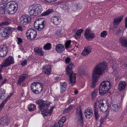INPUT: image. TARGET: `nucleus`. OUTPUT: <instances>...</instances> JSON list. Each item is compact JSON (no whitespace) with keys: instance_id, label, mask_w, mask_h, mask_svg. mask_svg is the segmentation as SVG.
Returning a JSON list of instances; mask_svg holds the SVG:
<instances>
[{"instance_id":"1","label":"nucleus","mask_w":127,"mask_h":127,"mask_svg":"<svg viewBox=\"0 0 127 127\" xmlns=\"http://www.w3.org/2000/svg\"><path fill=\"white\" fill-rule=\"evenodd\" d=\"M107 67L106 64L104 62L95 66L92 72V88L95 87L100 75H101L103 72H105L104 71L107 68Z\"/></svg>"},{"instance_id":"2","label":"nucleus","mask_w":127,"mask_h":127,"mask_svg":"<svg viewBox=\"0 0 127 127\" xmlns=\"http://www.w3.org/2000/svg\"><path fill=\"white\" fill-rule=\"evenodd\" d=\"M113 85L112 83L108 81H105L100 84L99 88V93L102 95L106 94Z\"/></svg>"},{"instance_id":"3","label":"nucleus","mask_w":127,"mask_h":127,"mask_svg":"<svg viewBox=\"0 0 127 127\" xmlns=\"http://www.w3.org/2000/svg\"><path fill=\"white\" fill-rule=\"evenodd\" d=\"M42 11V8L40 5L35 4L30 6L28 12L31 15L37 16L40 14Z\"/></svg>"},{"instance_id":"4","label":"nucleus","mask_w":127,"mask_h":127,"mask_svg":"<svg viewBox=\"0 0 127 127\" xmlns=\"http://www.w3.org/2000/svg\"><path fill=\"white\" fill-rule=\"evenodd\" d=\"M74 66L73 64L71 63L66 68V74L68 75V76L69 77V84H71V85L73 86L75 83L76 75L75 73L72 76L73 72L71 70L74 67Z\"/></svg>"},{"instance_id":"5","label":"nucleus","mask_w":127,"mask_h":127,"mask_svg":"<svg viewBox=\"0 0 127 127\" xmlns=\"http://www.w3.org/2000/svg\"><path fill=\"white\" fill-rule=\"evenodd\" d=\"M43 87L42 84L39 82H33L31 84V86L32 91L36 94L41 93Z\"/></svg>"},{"instance_id":"6","label":"nucleus","mask_w":127,"mask_h":127,"mask_svg":"<svg viewBox=\"0 0 127 127\" xmlns=\"http://www.w3.org/2000/svg\"><path fill=\"white\" fill-rule=\"evenodd\" d=\"M76 113L78 119L77 127H82L83 125V119L82 116V114L80 107L77 108Z\"/></svg>"},{"instance_id":"7","label":"nucleus","mask_w":127,"mask_h":127,"mask_svg":"<svg viewBox=\"0 0 127 127\" xmlns=\"http://www.w3.org/2000/svg\"><path fill=\"white\" fill-rule=\"evenodd\" d=\"M18 7L17 5L16 2L15 1L12 2L9 5L7 11L9 14H14L17 11Z\"/></svg>"},{"instance_id":"8","label":"nucleus","mask_w":127,"mask_h":127,"mask_svg":"<svg viewBox=\"0 0 127 127\" xmlns=\"http://www.w3.org/2000/svg\"><path fill=\"white\" fill-rule=\"evenodd\" d=\"M37 34L36 31L34 29H31L27 30L26 33V36L28 39L31 40L35 38Z\"/></svg>"},{"instance_id":"9","label":"nucleus","mask_w":127,"mask_h":127,"mask_svg":"<svg viewBox=\"0 0 127 127\" xmlns=\"http://www.w3.org/2000/svg\"><path fill=\"white\" fill-rule=\"evenodd\" d=\"M40 19L36 20L34 22V26L35 28L39 31H41L45 26V21H43L41 22L39 21Z\"/></svg>"},{"instance_id":"10","label":"nucleus","mask_w":127,"mask_h":127,"mask_svg":"<svg viewBox=\"0 0 127 127\" xmlns=\"http://www.w3.org/2000/svg\"><path fill=\"white\" fill-rule=\"evenodd\" d=\"M14 63L13 58L12 57H9L7 58L1 65V67H6Z\"/></svg>"},{"instance_id":"11","label":"nucleus","mask_w":127,"mask_h":127,"mask_svg":"<svg viewBox=\"0 0 127 127\" xmlns=\"http://www.w3.org/2000/svg\"><path fill=\"white\" fill-rule=\"evenodd\" d=\"M36 103L39 105V108L40 110H42L48 105V103L46 101L43 100H39L36 101Z\"/></svg>"},{"instance_id":"12","label":"nucleus","mask_w":127,"mask_h":127,"mask_svg":"<svg viewBox=\"0 0 127 127\" xmlns=\"http://www.w3.org/2000/svg\"><path fill=\"white\" fill-rule=\"evenodd\" d=\"M31 19V18L28 15H23L20 18V22L21 25H25L29 22Z\"/></svg>"},{"instance_id":"13","label":"nucleus","mask_w":127,"mask_h":127,"mask_svg":"<svg viewBox=\"0 0 127 127\" xmlns=\"http://www.w3.org/2000/svg\"><path fill=\"white\" fill-rule=\"evenodd\" d=\"M84 36L87 39L89 40L94 38L95 34L90 29H86L85 31Z\"/></svg>"},{"instance_id":"14","label":"nucleus","mask_w":127,"mask_h":127,"mask_svg":"<svg viewBox=\"0 0 127 127\" xmlns=\"http://www.w3.org/2000/svg\"><path fill=\"white\" fill-rule=\"evenodd\" d=\"M8 48L6 44H3L0 46V57H4L7 54Z\"/></svg>"},{"instance_id":"15","label":"nucleus","mask_w":127,"mask_h":127,"mask_svg":"<svg viewBox=\"0 0 127 127\" xmlns=\"http://www.w3.org/2000/svg\"><path fill=\"white\" fill-rule=\"evenodd\" d=\"M13 29L10 27H8L6 29L3 28L2 31L1 33V36L3 37L7 36L9 34L12 32Z\"/></svg>"},{"instance_id":"16","label":"nucleus","mask_w":127,"mask_h":127,"mask_svg":"<svg viewBox=\"0 0 127 127\" xmlns=\"http://www.w3.org/2000/svg\"><path fill=\"white\" fill-rule=\"evenodd\" d=\"M9 121L6 117H3L0 120V127H2L7 125Z\"/></svg>"},{"instance_id":"17","label":"nucleus","mask_w":127,"mask_h":127,"mask_svg":"<svg viewBox=\"0 0 127 127\" xmlns=\"http://www.w3.org/2000/svg\"><path fill=\"white\" fill-rule=\"evenodd\" d=\"M66 118L64 117H63L59 120L58 123L55 124V126L52 127H62L65 121Z\"/></svg>"},{"instance_id":"18","label":"nucleus","mask_w":127,"mask_h":127,"mask_svg":"<svg viewBox=\"0 0 127 127\" xmlns=\"http://www.w3.org/2000/svg\"><path fill=\"white\" fill-rule=\"evenodd\" d=\"M51 20L54 24L56 25L59 24L61 22L60 17L59 16H55L52 17Z\"/></svg>"},{"instance_id":"19","label":"nucleus","mask_w":127,"mask_h":127,"mask_svg":"<svg viewBox=\"0 0 127 127\" xmlns=\"http://www.w3.org/2000/svg\"><path fill=\"white\" fill-rule=\"evenodd\" d=\"M43 71L47 75H49L51 73V66L50 65H46L43 66L42 67Z\"/></svg>"},{"instance_id":"20","label":"nucleus","mask_w":127,"mask_h":127,"mask_svg":"<svg viewBox=\"0 0 127 127\" xmlns=\"http://www.w3.org/2000/svg\"><path fill=\"white\" fill-rule=\"evenodd\" d=\"M55 49L57 52L62 53L64 51L65 48L64 45L61 44H58L56 45Z\"/></svg>"},{"instance_id":"21","label":"nucleus","mask_w":127,"mask_h":127,"mask_svg":"<svg viewBox=\"0 0 127 127\" xmlns=\"http://www.w3.org/2000/svg\"><path fill=\"white\" fill-rule=\"evenodd\" d=\"M99 107L100 110L103 112H106L108 108V106L107 105L105 104L102 102L99 105Z\"/></svg>"},{"instance_id":"22","label":"nucleus","mask_w":127,"mask_h":127,"mask_svg":"<svg viewBox=\"0 0 127 127\" xmlns=\"http://www.w3.org/2000/svg\"><path fill=\"white\" fill-rule=\"evenodd\" d=\"M92 48L90 46H88L85 48L82 52L83 55L85 56L90 53L91 51Z\"/></svg>"},{"instance_id":"23","label":"nucleus","mask_w":127,"mask_h":127,"mask_svg":"<svg viewBox=\"0 0 127 127\" xmlns=\"http://www.w3.org/2000/svg\"><path fill=\"white\" fill-rule=\"evenodd\" d=\"M84 113L86 117L87 118L90 119L92 116V111L90 109H87L85 110Z\"/></svg>"},{"instance_id":"24","label":"nucleus","mask_w":127,"mask_h":127,"mask_svg":"<svg viewBox=\"0 0 127 127\" xmlns=\"http://www.w3.org/2000/svg\"><path fill=\"white\" fill-rule=\"evenodd\" d=\"M119 43L122 45L126 47H127V39L124 37H120L119 39Z\"/></svg>"},{"instance_id":"25","label":"nucleus","mask_w":127,"mask_h":127,"mask_svg":"<svg viewBox=\"0 0 127 127\" xmlns=\"http://www.w3.org/2000/svg\"><path fill=\"white\" fill-rule=\"evenodd\" d=\"M28 75L26 74L21 75L19 77L18 80V84H20L21 83L24 81L25 79L28 77Z\"/></svg>"},{"instance_id":"26","label":"nucleus","mask_w":127,"mask_h":127,"mask_svg":"<svg viewBox=\"0 0 127 127\" xmlns=\"http://www.w3.org/2000/svg\"><path fill=\"white\" fill-rule=\"evenodd\" d=\"M60 84V92L61 93H63L65 90L66 87L67 83L66 82H61Z\"/></svg>"},{"instance_id":"27","label":"nucleus","mask_w":127,"mask_h":127,"mask_svg":"<svg viewBox=\"0 0 127 127\" xmlns=\"http://www.w3.org/2000/svg\"><path fill=\"white\" fill-rule=\"evenodd\" d=\"M126 84L125 81L120 82L119 85V89L121 91L124 90L126 86Z\"/></svg>"},{"instance_id":"28","label":"nucleus","mask_w":127,"mask_h":127,"mask_svg":"<svg viewBox=\"0 0 127 127\" xmlns=\"http://www.w3.org/2000/svg\"><path fill=\"white\" fill-rule=\"evenodd\" d=\"M34 51L36 54H39L41 55H43V52L42 50V49L39 48H36L34 49Z\"/></svg>"},{"instance_id":"29","label":"nucleus","mask_w":127,"mask_h":127,"mask_svg":"<svg viewBox=\"0 0 127 127\" xmlns=\"http://www.w3.org/2000/svg\"><path fill=\"white\" fill-rule=\"evenodd\" d=\"M68 5V4L67 3H63L61 4L60 6L63 10H69V8Z\"/></svg>"},{"instance_id":"30","label":"nucleus","mask_w":127,"mask_h":127,"mask_svg":"<svg viewBox=\"0 0 127 127\" xmlns=\"http://www.w3.org/2000/svg\"><path fill=\"white\" fill-rule=\"evenodd\" d=\"M42 112V114L44 116H47L48 114H49V110L46 109L45 108H44L42 110H41Z\"/></svg>"},{"instance_id":"31","label":"nucleus","mask_w":127,"mask_h":127,"mask_svg":"<svg viewBox=\"0 0 127 127\" xmlns=\"http://www.w3.org/2000/svg\"><path fill=\"white\" fill-rule=\"evenodd\" d=\"M123 17H116L114 19L113 21V24H117L120 22H121L122 20Z\"/></svg>"},{"instance_id":"32","label":"nucleus","mask_w":127,"mask_h":127,"mask_svg":"<svg viewBox=\"0 0 127 127\" xmlns=\"http://www.w3.org/2000/svg\"><path fill=\"white\" fill-rule=\"evenodd\" d=\"M5 92L4 89H0V99H2L5 97Z\"/></svg>"},{"instance_id":"33","label":"nucleus","mask_w":127,"mask_h":127,"mask_svg":"<svg viewBox=\"0 0 127 127\" xmlns=\"http://www.w3.org/2000/svg\"><path fill=\"white\" fill-rule=\"evenodd\" d=\"M83 29H81L76 31L75 33V36L76 38H79L80 35L82 32H83Z\"/></svg>"},{"instance_id":"34","label":"nucleus","mask_w":127,"mask_h":127,"mask_svg":"<svg viewBox=\"0 0 127 127\" xmlns=\"http://www.w3.org/2000/svg\"><path fill=\"white\" fill-rule=\"evenodd\" d=\"M36 106L33 104H30L28 107L29 110L30 111H33L36 109Z\"/></svg>"},{"instance_id":"35","label":"nucleus","mask_w":127,"mask_h":127,"mask_svg":"<svg viewBox=\"0 0 127 127\" xmlns=\"http://www.w3.org/2000/svg\"><path fill=\"white\" fill-rule=\"evenodd\" d=\"M53 11V10L52 9H49L42 13L41 14V15L42 16H44L48 15L51 13Z\"/></svg>"},{"instance_id":"36","label":"nucleus","mask_w":127,"mask_h":127,"mask_svg":"<svg viewBox=\"0 0 127 127\" xmlns=\"http://www.w3.org/2000/svg\"><path fill=\"white\" fill-rule=\"evenodd\" d=\"M98 94V90H95L92 93L91 96L93 99Z\"/></svg>"},{"instance_id":"37","label":"nucleus","mask_w":127,"mask_h":127,"mask_svg":"<svg viewBox=\"0 0 127 127\" xmlns=\"http://www.w3.org/2000/svg\"><path fill=\"white\" fill-rule=\"evenodd\" d=\"M51 44L50 43H48L45 45L43 47V49L45 50H49L51 48Z\"/></svg>"},{"instance_id":"38","label":"nucleus","mask_w":127,"mask_h":127,"mask_svg":"<svg viewBox=\"0 0 127 127\" xmlns=\"http://www.w3.org/2000/svg\"><path fill=\"white\" fill-rule=\"evenodd\" d=\"M71 42L70 40H69L66 41L65 43V48L67 49L68 48L71 43Z\"/></svg>"},{"instance_id":"39","label":"nucleus","mask_w":127,"mask_h":127,"mask_svg":"<svg viewBox=\"0 0 127 127\" xmlns=\"http://www.w3.org/2000/svg\"><path fill=\"white\" fill-rule=\"evenodd\" d=\"M73 107V105H70L67 108L65 109L64 112L67 113L69 112L70 110L72 109Z\"/></svg>"},{"instance_id":"40","label":"nucleus","mask_w":127,"mask_h":127,"mask_svg":"<svg viewBox=\"0 0 127 127\" xmlns=\"http://www.w3.org/2000/svg\"><path fill=\"white\" fill-rule=\"evenodd\" d=\"M112 107L113 108H114L116 109H119L121 108L120 104H113L112 105Z\"/></svg>"},{"instance_id":"41","label":"nucleus","mask_w":127,"mask_h":127,"mask_svg":"<svg viewBox=\"0 0 127 127\" xmlns=\"http://www.w3.org/2000/svg\"><path fill=\"white\" fill-rule=\"evenodd\" d=\"M94 111L95 116V118L96 120H97L99 118V116L98 114V110H94Z\"/></svg>"},{"instance_id":"42","label":"nucleus","mask_w":127,"mask_h":127,"mask_svg":"<svg viewBox=\"0 0 127 127\" xmlns=\"http://www.w3.org/2000/svg\"><path fill=\"white\" fill-rule=\"evenodd\" d=\"M107 34V32L106 31H104L101 33L100 36L101 37H105Z\"/></svg>"},{"instance_id":"43","label":"nucleus","mask_w":127,"mask_h":127,"mask_svg":"<svg viewBox=\"0 0 127 127\" xmlns=\"http://www.w3.org/2000/svg\"><path fill=\"white\" fill-rule=\"evenodd\" d=\"M55 34L57 36L61 35L62 34V32L61 30H58L57 31Z\"/></svg>"},{"instance_id":"44","label":"nucleus","mask_w":127,"mask_h":127,"mask_svg":"<svg viewBox=\"0 0 127 127\" xmlns=\"http://www.w3.org/2000/svg\"><path fill=\"white\" fill-rule=\"evenodd\" d=\"M6 102V100H4L0 104V110H1L3 108Z\"/></svg>"},{"instance_id":"45","label":"nucleus","mask_w":127,"mask_h":127,"mask_svg":"<svg viewBox=\"0 0 127 127\" xmlns=\"http://www.w3.org/2000/svg\"><path fill=\"white\" fill-rule=\"evenodd\" d=\"M5 13V10L4 8L2 7H0V13L4 14Z\"/></svg>"},{"instance_id":"46","label":"nucleus","mask_w":127,"mask_h":127,"mask_svg":"<svg viewBox=\"0 0 127 127\" xmlns=\"http://www.w3.org/2000/svg\"><path fill=\"white\" fill-rule=\"evenodd\" d=\"M27 61L25 60L23 61L21 63V65L23 66H24L26 65L27 64Z\"/></svg>"},{"instance_id":"47","label":"nucleus","mask_w":127,"mask_h":127,"mask_svg":"<svg viewBox=\"0 0 127 127\" xmlns=\"http://www.w3.org/2000/svg\"><path fill=\"white\" fill-rule=\"evenodd\" d=\"M97 102H95L94 104V110H97Z\"/></svg>"},{"instance_id":"48","label":"nucleus","mask_w":127,"mask_h":127,"mask_svg":"<svg viewBox=\"0 0 127 127\" xmlns=\"http://www.w3.org/2000/svg\"><path fill=\"white\" fill-rule=\"evenodd\" d=\"M17 29L18 31H22L23 30V29L22 27L20 26H18L17 28Z\"/></svg>"},{"instance_id":"49","label":"nucleus","mask_w":127,"mask_h":127,"mask_svg":"<svg viewBox=\"0 0 127 127\" xmlns=\"http://www.w3.org/2000/svg\"><path fill=\"white\" fill-rule=\"evenodd\" d=\"M75 98L74 97H72L71 98H70L68 101L69 103H70V102H72V101L75 100Z\"/></svg>"},{"instance_id":"50","label":"nucleus","mask_w":127,"mask_h":127,"mask_svg":"<svg viewBox=\"0 0 127 127\" xmlns=\"http://www.w3.org/2000/svg\"><path fill=\"white\" fill-rule=\"evenodd\" d=\"M18 40L17 43L19 44V43L22 42V40L21 38H17Z\"/></svg>"},{"instance_id":"51","label":"nucleus","mask_w":127,"mask_h":127,"mask_svg":"<svg viewBox=\"0 0 127 127\" xmlns=\"http://www.w3.org/2000/svg\"><path fill=\"white\" fill-rule=\"evenodd\" d=\"M13 95V93L11 94H10V95H8V96H7L6 98L5 99V100H6V101L7 102L8 100Z\"/></svg>"},{"instance_id":"52","label":"nucleus","mask_w":127,"mask_h":127,"mask_svg":"<svg viewBox=\"0 0 127 127\" xmlns=\"http://www.w3.org/2000/svg\"><path fill=\"white\" fill-rule=\"evenodd\" d=\"M104 122V119H101L100 120V125L99 127H101L102 125L103 124Z\"/></svg>"},{"instance_id":"53","label":"nucleus","mask_w":127,"mask_h":127,"mask_svg":"<svg viewBox=\"0 0 127 127\" xmlns=\"http://www.w3.org/2000/svg\"><path fill=\"white\" fill-rule=\"evenodd\" d=\"M76 8V9H79L80 8V5L79 4H76L75 5Z\"/></svg>"},{"instance_id":"54","label":"nucleus","mask_w":127,"mask_h":127,"mask_svg":"<svg viewBox=\"0 0 127 127\" xmlns=\"http://www.w3.org/2000/svg\"><path fill=\"white\" fill-rule=\"evenodd\" d=\"M70 61V59L69 58H67L65 60V61L66 63H68Z\"/></svg>"},{"instance_id":"55","label":"nucleus","mask_w":127,"mask_h":127,"mask_svg":"<svg viewBox=\"0 0 127 127\" xmlns=\"http://www.w3.org/2000/svg\"><path fill=\"white\" fill-rule=\"evenodd\" d=\"M7 79H5L3 80V81L1 83V84L0 85V87L1 86L3 85V84H5L6 83V82L7 80Z\"/></svg>"},{"instance_id":"56","label":"nucleus","mask_w":127,"mask_h":127,"mask_svg":"<svg viewBox=\"0 0 127 127\" xmlns=\"http://www.w3.org/2000/svg\"><path fill=\"white\" fill-rule=\"evenodd\" d=\"M54 106H52V107H51L50 109V111H49V114L50 115L51 114L52 112V111L53 110V108H54Z\"/></svg>"},{"instance_id":"57","label":"nucleus","mask_w":127,"mask_h":127,"mask_svg":"<svg viewBox=\"0 0 127 127\" xmlns=\"http://www.w3.org/2000/svg\"><path fill=\"white\" fill-rule=\"evenodd\" d=\"M9 23L7 22H3L2 23V24L3 25H8L9 24Z\"/></svg>"},{"instance_id":"58","label":"nucleus","mask_w":127,"mask_h":127,"mask_svg":"<svg viewBox=\"0 0 127 127\" xmlns=\"http://www.w3.org/2000/svg\"><path fill=\"white\" fill-rule=\"evenodd\" d=\"M125 27L127 28V17L126 18L125 20Z\"/></svg>"},{"instance_id":"59","label":"nucleus","mask_w":127,"mask_h":127,"mask_svg":"<svg viewBox=\"0 0 127 127\" xmlns=\"http://www.w3.org/2000/svg\"><path fill=\"white\" fill-rule=\"evenodd\" d=\"M121 31V30H118L117 31V32H116L117 34L118 35L120 34V32Z\"/></svg>"},{"instance_id":"60","label":"nucleus","mask_w":127,"mask_h":127,"mask_svg":"<svg viewBox=\"0 0 127 127\" xmlns=\"http://www.w3.org/2000/svg\"><path fill=\"white\" fill-rule=\"evenodd\" d=\"M114 24L113 27L115 28H117V24Z\"/></svg>"},{"instance_id":"61","label":"nucleus","mask_w":127,"mask_h":127,"mask_svg":"<svg viewBox=\"0 0 127 127\" xmlns=\"http://www.w3.org/2000/svg\"><path fill=\"white\" fill-rule=\"evenodd\" d=\"M74 93L75 94H77L78 93V91L77 90L75 91L74 92Z\"/></svg>"},{"instance_id":"62","label":"nucleus","mask_w":127,"mask_h":127,"mask_svg":"<svg viewBox=\"0 0 127 127\" xmlns=\"http://www.w3.org/2000/svg\"><path fill=\"white\" fill-rule=\"evenodd\" d=\"M55 79L56 80H58L59 79V77H56L55 78Z\"/></svg>"},{"instance_id":"63","label":"nucleus","mask_w":127,"mask_h":127,"mask_svg":"<svg viewBox=\"0 0 127 127\" xmlns=\"http://www.w3.org/2000/svg\"><path fill=\"white\" fill-rule=\"evenodd\" d=\"M75 31H76V30L74 29L73 31V32H75Z\"/></svg>"}]
</instances>
